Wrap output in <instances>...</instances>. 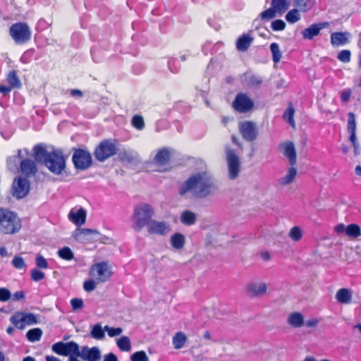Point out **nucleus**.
Masks as SVG:
<instances>
[{
	"label": "nucleus",
	"mask_w": 361,
	"mask_h": 361,
	"mask_svg": "<svg viewBox=\"0 0 361 361\" xmlns=\"http://www.w3.org/2000/svg\"><path fill=\"white\" fill-rule=\"evenodd\" d=\"M9 34L16 44H24L31 39L32 32L25 23H16L9 29Z\"/></svg>",
	"instance_id": "obj_6"
},
{
	"label": "nucleus",
	"mask_w": 361,
	"mask_h": 361,
	"mask_svg": "<svg viewBox=\"0 0 361 361\" xmlns=\"http://www.w3.org/2000/svg\"><path fill=\"white\" fill-rule=\"evenodd\" d=\"M22 152H24L25 155L29 154V150L27 148H25L23 149H18L17 151V155L10 157L7 159V166L9 169L13 170L17 168L18 159L21 158Z\"/></svg>",
	"instance_id": "obj_29"
},
{
	"label": "nucleus",
	"mask_w": 361,
	"mask_h": 361,
	"mask_svg": "<svg viewBox=\"0 0 361 361\" xmlns=\"http://www.w3.org/2000/svg\"><path fill=\"white\" fill-rule=\"evenodd\" d=\"M37 269H47L49 268V263L42 255H37L35 259Z\"/></svg>",
	"instance_id": "obj_49"
},
{
	"label": "nucleus",
	"mask_w": 361,
	"mask_h": 361,
	"mask_svg": "<svg viewBox=\"0 0 361 361\" xmlns=\"http://www.w3.org/2000/svg\"><path fill=\"white\" fill-rule=\"evenodd\" d=\"M20 171L23 174L30 176L35 175L37 171L35 162L30 159H24L20 164Z\"/></svg>",
	"instance_id": "obj_22"
},
{
	"label": "nucleus",
	"mask_w": 361,
	"mask_h": 361,
	"mask_svg": "<svg viewBox=\"0 0 361 361\" xmlns=\"http://www.w3.org/2000/svg\"><path fill=\"white\" fill-rule=\"evenodd\" d=\"M78 358H81L83 361H99L101 352L98 347L82 346L81 349L80 348Z\"/></svg>",
	"instance_id": "obj_16"
},
{
	"label": "nucleus",
	"mask_w": 361,
	"mask_h": 361,
	"mask_svg": "<svg viewBox=\"0 0 361 361\" xmlns=\"http://www.w3.org/2000/svg\"><path fill=\"white\" fill-rule=\"evenodd\" d=\"M348 132L356 131V121L355 114L352 112L348 114Z\"/></svg>",
	"instance_id": "obj_52"
},
{
	"label": "nucleus",
	"mask_w": 361,
	"mask_h": 361,
	"mask_svg": "<svg viewBox=\"0 0 361 361\" xmlns=\"http://www.w3.org/2000/svg\"><path fill=\"white\" fill-rule=\"evenodd\" d=\"M22 227L21 220L13 211L0 207V233L11 235L18 233Z\"/></svg>",
	"instance_id": "obj_3"
},
{
	"label": "nucleus",
	"mask_w": 361,
	"mask_h": 361,
	"mask_svg": "<svg viewBox=\"0 0 361 361\" xmlns=\"http://www.w3.org/2000/svg\"><path fill=\"white\" fill-rule=\"evenodd\" d=\"M168 66L172 73H177L180 69L178 61L173 58H171L168 61Z\"/></svg>",
	"instance_id": "obj_58"
},
{
	"label": "nucleus",
	"mask_w": 361,
	"mask_h": 361,
	"mask_svg": "<svg viewBox=\"0 0 361 361\" xmlns=\"http://www.w3.org/2000/svg\"><path fill=\"white\" fill-rule=\"evenodd\" d=\"M91 272L93 276L97 277V279L101 281H106L111 274L106 262H101L93 265Z\"/></svg>",
	"instance_id": "obj_18"
},
{
	"label": "nucleus",
	"mask_w": 361,
	"mask_h": 361,
	"mask_svg": "<svg viewBox=\"0 0 361 361\" xmlns=\"http://www.w3.org/2000/svg\"><path fill=\"white\" fill-rule=\"evenodd\" d=\"M51 349L57 355L68 357V361H78L80 346L74 341L57 342L52 345Z\"/></svg>",
	"instance_id": "obj_5"
},
{
	"label": "nucleus",
	"mask_w": 361,
	"mask_h": 361,
	"mask_svg": "<svg viewBox=\"0 0 361 361\" xmlns=\"http://www.w3.org/2000/svg\"><path fill=\"white\" fill-rule=\"evenodd\" d=\"M132 126L138 130H142L145 128L143 117L140 115H135L131 119Z\"/></svg>",
	"instance_id": "obj_47"
},
{
	"label": "nucleus",
	"mask_w": 361,
	"mask_h": 361,
	"mask_svg": "<svg viewBox=\"0 0 361 361\" xmlns=\"http://www.w3.org/2000/svg\"><path fill=\"white\" fill-rule=\"evenodd\" d=\"M90 234L101 235V234L97 230L90 228H80L73 233V236L75 240H80L82 236H86Z\"/></svg>",
	"instance_id": "obj_37"
},
{
	"label": "nucleus",
	"mask_w": 361,
	"mask_h": 361,
	"mask_svg": "<svg viewBox=\"0 0 361 361\" xmlns=\"http://www.w3.org/2000/svg\"><path fill=\"white\" fill-rule=\"evenodd\" d=\"M14 300H20L25 298L24 292L22 290L14 293L12 295Z\"/></svg>",
	"instance_id": "obj_64"
},
{
	"label": "nucleus",
	"mask_w": 361,
	"mask_h": 361,
	"mask_svg": "<svg viewBox=\"0 0 361 361\" xmlns=\"http://www.w3.org/2000/svg\"><path fill=\"white\" fill-rule=\"evenodd\" d=\"M130 361H148V357L145 351L140 350L131 355Z\"/></svg>",
	"instance_id": "obj_56"
},
{
	"label": "nucleus",
	"mask_w": 361,
	"mask_h": 361,
	"mask_svg": "<svg viewBox=\"0 0 361 361\" xmlns=\"http://www.w3.org/2000/svg\"><path fill=\"white\" fill-rule=\"evenodd\" d=\"M30 278L35 282H39L45 278V274L39 269H32L30 270Z\"/></svg>",
	"instance_id": "obj_50"
},
{
	"label": "nucleus",
	"mask_w": 361,
	"mask_h": 361,
	"mask_svg": "<svg viewBox=\"0 0 361 361\" xmlns=\"http://www.w3.org/2000/svg\"><path fill=\"white\" fill-rule=\"evenodd\" d=\"M170 159V153L169 149L163 148L157 152L156 154L154 161L158 166L165 165Z\"/></svg>",
	"instance_id": "obj_28"
},
{
	"label": "nucleus",
	"mask_w": 361,
	"mask_h": 361,
	"mask_svg": "<svg viewBox=\"0 0 361 361\" xmlns=\"http://www.w3.org/2000/svg\"><path fill=\"white\" fill-rule=\"evenodd\" d=\"M71 305L73 310H77L83 307V301L79 298H73L71 300Z\"/></svg>",
	"instance_id": "obj_60"
},
{
	"label": "nucleus",
	"mask_w": 361,
	"mask_h": 361,
	"mask_svg": "<svg viewBox=\"0 0 361 361\" xmlns=\"http://www.w3.org/2000/svg\"><path fill=\"white\" fill-rule=\"evenodd\" d=\"M96 288V283L92 280H88L84 282L83 288L87 292H91Z\"/></svg>",
	"instance_id": "obj_61"
},
{
	"label": "nucleus",
	"mask_w": 361,
	"mask_h": 361,
	"mask_svg": "<svg viewBox=\"0 0 361 361\" xmlns=\"http://www.w3.org/2000/svg\"><path fill=\"white\" fill-rule=\"evenodd\" d=\"M6 81L13 89L19 88L21 85L20 81L18 79L15 71H11L7 75Z\"/></svg>",
	"instance_id": "obj_42"
},
{
	"label": "nucleus",
	"mask_w": 361,
	"mask_h": 361,
	"mask_svg": "<svg viewBox=\"0 0 361 361\" xmlns=\"http://www.w3.org/2000/svg\"><path fill=\"white\" fill-rule=\"evenodd\" d=\"M288 236L293 241H299L302 237V230L299 226H293L290 230Z\"/></svg>",
	"instance_id": "obj_48"
},
{
	"label": "nucleus",
	"mask_w": 361,
	"mask_h": 361,
	"mask_svg": "<svg viewBox=\"0 0 361 361\" xmlns=\"http://www.w3.org/2000/svg\"><path fill=\"white\" fill-rule=\"evenodd\" d=\"M11 298V291L6 288H0V302H6Z\"/></svg>",
	"instance_id": "obj_59"
},
{
	"label": "nucleus",
	"mask_w": 361,
	"mask_h": 361,
	"mask_svg": "<svg viewBox=\"0 0 361 361\" xmlns=\"http://www.w3.org/2000/svg\"><path fill=\"white\" fill-rule=\"evenodd\" d=\"M170 241L171 245L173 248L180 250L185 245V238L183 234L176 233L171 236Z\"/></svg>",
	"instance_id": "obj_30"
},
{
	"label": "nucleus",
	"mask_w": 361,
	"mask_h": 361,
	"mask_svg": "<svg viewBox=\"0 0 361 361\" xmlns=\"http://www.w3.org/2000/svg\"><path fill=\"white\" fill-rule=\"evenodd\" d=\"M13 195L18 199L25 197L30 190V183L25 178H16L13 183Z\"/></svg>",
	"instance_id": "obj_14"
},
{
	"label": "nucleus",
	"mask_w": 361,
	"mask_h": 361,
	"mask_svg": "<svg viewBox=\"0 0 361 361\" xmlns=\"http://www.w3.org/2000/svg\"><path fill=\"white\" fill-rule=\"evenodd\" d=\"M226 161L228 167V176L231 179L238 177L240 172V159L235 151L231 149H226Z\"/></svg>",
	"instance_id": "obj_9"
},
{
	"label": "nucleus",
	"mask_w": 361,
	"mask_h": 361,
	"mask_svg": "<svg viewBox=\"0 0 361 361\" xmlns=\"http://www.w3.org/2000/svg\"><path fill=\"white\" fill-rule=\"evenodd\" d=\"M33 157L56 175L61 174L66 168L65 158L59 149L48 152L44 145L38 144L33 147Z\"/></svg>",
	"instance_id": "obj_2"
},
{
	"label": "nucleus",
	"mask_w": 361,
	"mask_h": 361,
	"mask_svg": "<svg viewBox=\"0 0 361 361\" xmlns=\"http://www.w3.org/2000/svg\"><path fill=\"white\" fill-rule=\"evenodd\" d=\"M222 46V43L220 42H216L215 44L212 45L211 42H206L202 45V51L204 54H207L209 53L213 54L217 51V49Z\"/></svg>",
	"instance_id": "obj_46"
},
{
	"label": "nucleus",
	"mask_w": 361,
	"mask_h": 361,
	"mask_svg": "<svg viewBox=\"0 0 361 361\" xmlns=\"http://www.w3.org/2000/svg\"><path fill=\"white\" fill-rule=\"evenodd\" d=\"M117 148L116 145L110 140H106L100 142L96 147L94 154L99 161H104L109 157L116 154Z\"/></svg>",
	"instance_id": "obj_7"
},
{
	"label": "nucleus",
	"mask_w": 361,
	"mask_h": 361,
	"mask_svg": "<svg viewBox=\"0 0 361 361\" xmlns=\"http://www.w3.org/2000/svg\"><path fill=\"white\" fill-rule=\"evenodd\" d=\"M117 346L118 348L125 352H128L131 348L130 341L128 337L126 336H121L116 341Z\"/></svg>",
	"instance_id": "obj_43"
},
{
	"label": "nucleus",
	"mask_w": 361,
	"mask_h": 361,
	"mask_svg": "<svg viewBox=\"0 0 361 361\" xmlns=\"http://www.w3.org/2000/svg\"><path fill=\"white\" fill-rule=\"evenodd\" d=\"M300 11L298 8H293L289 11L286 16V19L289 23H295L300 20L301 16L300 14Z\"/></svg>",
	"instance_id": "obj_44"
},
{
	"label": "nucleus",
	"mask_w": 361,
	"mask_h": 361,
	"mask_svg": "<svg viewBox=\"0 0 361 361\" xmlns=\"http://www.w3.org/2000/svg\"><path fill=\"white\" fill-rule=\"evenodd\" d=\"M298 174V169L295 166H290L286 174L278 180V183L281 186H286L291 184Z\"/></svg>",
	"instance_id": "obj_23"
},
{
	"label": "nucleus",
	"mask_w": 361,
	"mask_h": 361,
	"mask_svg": "<svg viewBox=\"0 0 361 361\" xmlns=\"http://www.w3.org/2000/svg\"><path fill=\"white\" fill-rule=\"evenodd\" d=\"M279 150L288 159L290 166L297 163V153L293 142L286 141L279 145Z\"/></svg>",
	"instance_id": "obj_12"
},
{
	"label": "nucleus",
	"mask_w": 361,
	"mask_h": 361,
	"mask_svg": "<svg viewBox=\"0 0 361 361\" xmlns=\"http://www.w3.org/2000/svg\"><path fill=\"white\" fill-rule=\"evenodd\" d=\"M12 87L10 85H0V92L4 95H6L12 90Z\"/></svg>",
	"instance_id": "obj_63"
},
{
	"label": "nucleus",
	"mask_w": 361,
	"mask_h": 361,
	"mask_svg": "<svg viewBox=\"0 0 361 361\" xmlns=\"http://www.w3.org/2000/svg\"><path fill=\"white\" fill-rule=\"evenodd\" d=\"M329 26V22L313 23L302 31V36L305 39H313L315 37L319 35L320 31L322 29H324Z\"/></svg>",
	"instance_id": "obj_17"
},
{
	"label": "nucleus",
	"mask_w": 361,
	"mask_h": 361,
	"mask_svg": "<svg viewBox=\"0 0 361 361\" xmlns=\"http://www.w3.org/2000/svg\"><path fill=\"white\" fill-rule=\"evenodd\" d=\"M335 298L341 304H350L353 299V290L346 288H340L337 290Z\"/></svg>",
	"instance_id": "obj_24"
},
{
	"label": "nucleus",
	"mask_w": 361,
	"mask_h": 361,
	"mask_svg": "<svg viewBox=\"0 0 361 361\" xmlns=\"http://www.w3.org/2000/svg\"><path fill=\"white\" fill-rule=\"evenodd\" d=\"M350 34L348 32H335L331 34V44L334 47L343 46L349 42Z\"/></svg>",
	"instance_id": "obj_21"
},
{
	"label": "nucleus",
	"mask_w": 361,
	"mask_h": 361,
	"mask_svg": "<svg viewBox=\"0 0 361 361\" xmlns=\"http://www.w3.org/2000/svg\"><path fill=\"white\" fill-rule=\"evenodd\" d=\"M254 106L252 100L245 93H238L233 102V108L239 113H246Z\"/></svg>",
	"instance_id": "obj_10"
},
{
	"label": "nucleus",
	"mask_w": 361,
	"mask_h": 361,
	"mask_svg": "<svg viewBox=\"0 0 361 361\" xmlns=\"http://www.w3.org/2000/svg\"><path fill=\"white\" fill-rule=\"evenodd\" d=\"M271 27L274 31H281L285 29L286 23L282 20H275L271 23Z\"/></svg>",
	"instance_id": "obj_57"
},
{
	"label": "nucleus",
	"mask_w": 361,
	"mask_h": 361,
	"mask_svg": "<svg viewBox=\"0 0 361 361\" xmlns=\"http://www.w3.org/2000/svg\"><path fill=\"white\" fill-rule=\"evenodd\" d=\"M154 209L151 205L147 203H141L135 206L132 216L133 228L135 231H141L152 221L154 216Z\"/></svg>",
	"instance_id": "obj_4"
},
{
	"label": "nucleus",
	"mask_w": 361,
	"mask_h": 361,
	"mask_svg": "<svg viewBox=\"0 0 361 361\" xmlns=\"http://www.w3.org/2000/svg\"><path fill=\"white\" fill-rule=\"evenodd\" d=\"M104 331H106L104 330L100 324H96L92 327L90 336L94 339L102 340L105 337Z\"/></svg>",
	"instance_id": "obj_38"
},
{
	"label": "nucleus",
	"mask_w": 361,
	"mask_h": 361,
	"mask_svg": "<svg viewBox=\"0 0 361 361\" xmlns=\"http://www.w3.org/2000/svg\"><path fill=\"white\" fill-rule=\"evenodd\" d=\"M58 256L64 260L71 261L74 259V254L69 247H63L57 252Z\"/></svg>",
	"instance_id": "obj_40"
},
{
	"label": "nucleus",
	"mask_w": 361,
	"mask_h": 361,
	"mask_svg": "<svg viewBox=\"0 0 361 361\" xmlns=\"http://www.w3.org/2000/svg\"><path fill=\"white\" fill-rule=\"evenodd\" d=\"M11 264L17 269H23L26 267L25 262L20 256H15L11 261Z\"/></svg>",
	"instance_id": "obj_51"
},
{
	"label": "nucleus",
	"mask_w": 361,
	"mask_h": 361,
	"mask_svg": "<svg viewBox=\"0 0 361 361\" xmlns=\"http://www.w3.org/2000/svg\"><path fill=\"white\" fill-rule=\"evenodd\" d=\"M295 109L291 103H289L284 114L283 118L286 120L293 128H295V123L294 121Z\"/></svg>",
	"instance_id": "obj_36"
},
{
	"label": "nucleus",
	"mask_w": 361,
	"mask_h": 361,
	"mask_svg": "<svg viewBox=\"0 0 361 361\" xmlns=\"http://www.w3.org/2000/svg\"><path fill=\"white\" fill-rule=\"evenodd\" d=\"M290 2L287 0H272L271 6L279 14L284 13L288 8Z\"/></svg>",
	"instance_id": "obj_32"
},
{
	"label": "nucleus",
	"mask_w": 361,
	"mask_h": 361,
	"mask_svg": "<svg viewBox=\"0 0 361 361\" xmlns=\"http://www.w3.org/2000/svg\"><path fill=\"white\" fill-rule=\"evenodd\" d=\"M104 330L107 332L108 336L111 338L119 336L123 333V329L121 327L114 328L105 326Z\"/></svg>",
	"instance_id": "obj_53"
},
{
	"label": "nucleus",
	"mask_w": 361,
	"mask_h": 361,
	"mask_svg": "<svg viewBox=\"0 0 361 361\" xmlns=\"http://www.w3.org/2000/svg\"><path fill=\"white\" fill-rule=\"evenodd\" d=\"M68 219L78 226L85 224L86 212L83 208L72 209L68 214Z\"/></svg>",
	"instance_id": "obj_19"
},
{
	"label": "nucleus",
	"mask_w": 361,
	"mask_h": 361,
	"mask_svg": "<svg viewBox=\"0 0 361 361\" xmlns=\"http://www.w3.org/2000/svg\"><path fill=\"white\" fill-rule=\"evenodd\" d=\"M180 219L181 223L184 225L191 226L195 224L197 219V216L194 212L189 210H185L182 212Z\"/></svg>",
	"instance_id": "obj_31"
},
{
	"label": "nucleus",
	"mask_w": 361,
	"mask_h": 361,
	"mask_svg": "<svg viewBox=\"0 0 361 361\" xmlns=\"http://www.w3.org/2000/svg\"><path fill=\"white\" fill-rule=\"evenodd\" d=\"M277 12L274 10V8L271 6V8L264 11L259 14V18H256L254 21V23H257L260 20H268L273 19L276 17V13Z\"/></svg>",
	"instance_id": "obj_39"
},
{
	"label": "nucleus",
	"mask_w": 361,
	"mask_h": 361,
	"mask_svg": "<svg viewBox=\"0 0 361 361\" xmlns=\"http://www.w3.org/2000/svg\"><path fill=\"white\" fill-rule=\"evenodd\" d=\"M267 290V285L263 282H251L247 286V292L252 297L261 296L266 293Z\"/></svg>",
	"instance_id": "obj_20"
},
{
	"label": "nucleus",
	"mask_w": 361,
	"mask_h": 361,
	"mask_svg": "<svg viewBox=\"0 0 361 361\" xmlns=\"http://www.w3.org/2000/svg\"><path fill=\"white\" fill-rule=\"evenodd\" d=\"M314 4L312 0H294L293 6L302 12H307L312 9Z\"/></svg>",
	"instance_id": "obj_33"
},
{
	"label": "nucleus",
	"mask_w": 361,
	"mask_h": 361,
	"mask_svg": "<svg viewBox=\"0 0 361 361\" xmlns=\"http://www.w3.org/2000/svg\"><path fill=\"white\" fill-rule=\"evenodd\" d=\"M351 52L350 50L345 49L341 51L337 56V59L343 63H348L350 61Z\"/></svg>",
	"instance_id": "obj_54"
},
{
	"label": "nucleus",
	"mask_w": 361,
	"mask_h": 361,
	"mask_svg": "<svg viewBox=\"0 0 361 361\" xmlns=\"http://www.w3.org/2000/svg\"><path fill=\"white\" fill-rule=\"evenodd\" d=\"M242 82L248 87H257L262 84V80L258 75L247 73L242 76Z\"/></svg>",
	"instance_id": "obj_25"
},
{
	"label": "nucleus",
	"mask_w": 361,
	"mask_h": 361,
	"mask_svg": "<svg viewBox=\"0 0 361 361\" xmlns=\"http://www.w3.org/2000/svg\"><path fill=\"white\" fill-rule=\"evenodd\" d=\"M348 133L350 134V136H349L350 141L352 142L353 147L357 148V147H359V145H358V142H357L356 131L348 132Z\"/></svg>",
	"instance_id": "obj_62"
},
{
	"label": "nucleus",
	"mask_w": 361,
	"mask_h": 361,
	"mask_svg": "<svg viewBox=\"0 0 361 361\" xmlns=\"http://www.w3.org/2000/svg\"><path fill=\"white\" fill-rule=\"evenodd\" d=\"M352 90L350 88H345L341 91L340 99L343 104H346L349 102L352 96Z\"/></svg>",
	"instance_id": "obj_55"
},
{
	"label": "nucleus",
	"mask_w": 361,
	"mask_h": 361,
	"mask_svg": "<svg viewBox=\"0 0 361 361\" xmlns=\"http://www.w3.org/2000/svg\"><path fill=\"white\" fill-rule=\"evenodd\" d=\"M11 322L17 328L23 329L25 325L39 323L38 317L33 313L17 312L10 318Z\"/></svg>",
	"instance_id": "obj_8"
},
{
	"label": "nucleus",
	"mask_w": 361,
	"mask_h": 361,
	"mask_svg": "<svg viewBox=\"0 0 361 361\" xmlns=\"http://www.w3.org/2000/svg\"><path fill=\"white\" fill-rule=\"evenodd\" d=\"M270 51L272 54V59L275 63L280 61L282 57V52L277 43L273 42L270 44Z\"/></svg>",
	"instance_id": "obj_41"
},
{
	"label": "nucleus",
	"mask_w": 361,
	"mask_h": 361,
	"mask_svg": "<svg viewBox=\"0 0 361 361\" xmlns=\"http://www.w3.org/2000/svg\"><path fill=\"white\" fill-rule=\"evenodd\" d=\"M214 184L212 176L207 172H200L191 176L178 189L180 195L190 192L198 198H204L213 192Z\"/></svg>",
	"instance_id": "obj_1"
},
{
	"label": "nucleus",
	"mask_w": 361,
	"mask_h": 361,
	"mask_svg": "<svg viewBox=\"0 0 361 361\" xmlns=\"http://www.w3.org/2000/svg\"><path fill=\"white\" fill-rule=\"evenodd\" d=\"M147 228L149 234L162 236L166 235L171 231L170 224L164 221L152 220Z\"/></svg>",
	"instance_id": "obj_13"
},
{
	"label": "nucleus",
	"mask_w": 361,
	"mask_h": 361,
	"mask_svg": "<svg viewBox=\"0 0 361 361\" xmlns=\"http://www.w3.org/2000/svg\"><path fill=\"white\" fill-rule=\"evenodd\" d=\"M252 41V37L249 35L244 34L238 39L236 42V49L238 51H245L248 49Z\"/></svg>",
	"instance_id": "obj_26"
},
{
	"label": "nucleus",
	"mask_w": 361,
	"mask_h": 361,
	"mask_svg": "<svg viewBox=\"0 0 361 361\" xmlns=\"http://www.w3.org/2000/svg\"><path fill=\"white\" fill-rule=\"evenodd\" d=\"M42 331L39 328L30 329L26 334L27 339L32 343L39 341L42 336Z\"/></svg>",
	"instance_id": "obj_35"
},
{
	"label": "nucleus",
	"mask_w": 361,
	"mask_h": 361,
	"mask_svg": "<svg viewBox=\"0 0 361 361\" xmlns=\"http://www.w3.org/2000/svg\"><path fill=\"white\" fill-rule=\"evenodd\" d=\"M72 159L75 168L78 169H86L92 164L91 154L84 149H76Z\"/></svg>",
	"instance_id": "obj_11"
},
{
	"label": "nucleus",
	"mask_w": 361,
	"mask_h": 361,
	"mask_svg": "<svg viewBox=\"0 0 361 361\" xmlns=\"http://www.w3.org/2000/svg\"><path fill=\"white\" fill-rule=\"evenodd\" d=\"M287 322L294 328H300L304 324V317L300 312H295L289 314Z\"/></svg>",
	"instance_id": "obj_27"
},
{
	"label": "nucleus",
	"mask_w": 361,
	"mask_h": 361,
	"mask_svg": "<svg viewBox=\"0 0 361 361\" xmlns=\"http://www.w3.org/2000/svg\"><path fill=\"white\" fill-rule=\"evenodd\" d=\"M239 130L243 137L247 141H253L258 135L256 124L252 121H245L240 123Z\"/></svg>",
	"instance_id": "obj_15"
},
{
	"label": "nucleus",
	"mask_w": 361,
	"mask_h": 361,
	"mask_svg": "<svg viewBox=\"0 0 361 361\" xmlns=\"http://www.w3.org/2000/svg\"><path fill=\"white\" fill-rule=\"evenodd\" d=\"M187 341V336L183 332H177L172 338V343L176 349L182 348Z\"/></svg>",
	"instance_id": "obj_34"
},
{
	"label": "nucleus",
	"mask_w": 361,
	"mask_h": 361,
	"mask_svg": "<svg viewBox=\"0 0 361 361\" xmlns=\"http://www.w3.org/2000/svg\"><path fill=\"white\" fill-rule=\"evenodd\" d=\"M345 233L350 237L357 238L361 235V230L358 225L352 224L346 226Z\"/></svg>",
	"instance_id": "obj_45"
}]
</instances>
